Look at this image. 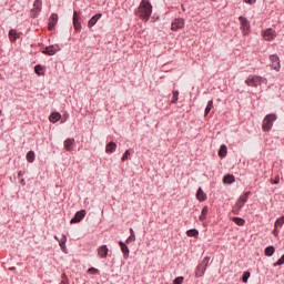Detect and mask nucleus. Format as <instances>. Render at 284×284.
Masks as SVG:
<instances>
[{"label": "nucleus", "instance_id": "obj_28", "mask_svg": "<svg viewBox=\"0 0 284 284\" xmlns=\"http://www.w3.org/2000/svg\"><path fill=\"white\" fill-rule=\"evenodd\" d=\"M214 105V101L210 100L207 102V105L204 110V116H207V114H210V112L212 111V106Z\"/></svg>", "mask_w": 284, "mask_h": 284}, {"label": "nucleus", "instance_id": "obj_18", "mask_svg": "<svg viewBox=\"0 0 284 284\" xmlns=\"http://www.w3.org/2000/svg\"><path fill=\"white\" fill-rule=\"evenodd\" d=\"M205 270H207L205 266H202L201 264H199L195 268V278H201V276H204Z\"/></svg>", "mask_w": 284, "mask_h": 284}, {"label": "nucleus", "instance_id": "obj_2", "mask_svg": "<svg viewBox=\"0 0 284 284\" xmlns=\"http://www.w3.org/2000/svg\"><path fill=\"white\" fill-rule=\"evenodd\" d=\"M276 119H278V115H276L275 113H270L265 115L262 123L263 132H270L272 128H274V121H276Z\"/></svg>", "mask_w": 284, "mask_h": 284}, {"label": "nucleus", "instance_id": "obj_22", "mask_svg": "<svg viewBox=\"0 0 284 284\" xmlns=\"http://www.w3.org/2000/svg\"><path fill=\"white\" fill-rule=\"evenodd\" d=\"M9 39L10 41H12V43H14V41H17V39H19V32H17V30L11 29L9 31Z\"/></svg>", "mask_w": 284, "mask_h": 284}, {"label": "nucleus", "instance_id": "obj_15", "mask_svg": "<svg viewBox=\"0 0 284 284\" xmlns=\"http://www.w3.org/2000/svg\"><path fill=\"white\" fill-rule=\"evenodd\" d=\"M196 199L200 201V203H203V201H207V194L203 192L202 187H199L196 191Z\"/></svg>", "mask_w": 284, "mask_h": 284}, {"label": "nucleus", "instance_id": "obj_33", "mask_svg": "<svg viewBox=\"0 0 284 284\" xmlns=\"http://www.w3.org/2000/svg\"><path fill=\"white\" fill-rule=\"evenodd\" d=\"M200 265H202V267H206L207 265H210V256H205L202 262L200 263Z\"/></svg>", "mask_w": 284, "mask_h": 284}, {"label": "nucleus", "instance_id": "obj_36", "mask_svg": "<svg viewBox=\"0 0 284 284\" xmlns=\"http://www.w3.org/2000/svg\"><path fill=\"white\" fill-rule=\"evenodd\" d=\"M278 265H284V254L273 264L274 267H278Z\"/></svg>", "mask_w": 284, "mask_h": 284}, {"label": "nucleus", "instance_id": "obj_5", "mask_svg": "<svg viewBox=\"0 0 284 284\" xmlns=\"http://www.w3.org/2000/svg\"><path fill=\"white\" fill-rule=\"evenodd\" d=\"M183 28H185V20L183 18H175L171 23V30H173V32L183 30Z\"/></svg>", "mask_w": 284, "mask_h": 284}, {"label": "nucleus", "instance_id": "obj_29", "mask_svg": "<svg viewBox=\"0 0 284 284\" xmlns=\"http://www.w3.org/2000/svg\"><path fill=\"white\" fill-rule=\"evenodd\" d=\"M34 159H36L34 151H29L27 153V161H28V163H34Z\"/></svg>", "mask_w": 284, "mask_h": 284}, {"label": "nucleus", "instance_id": "obj_9", "mask_svg": "<svg viewBox=\"0 0 284 284\" xmlns=\"http://www.w3.org/2000/svg\"><path fill=\"white\" fill-rule=\"evenodd\" d=\"M73 28L77 32H81V17L78 11H73Z\"/></svg>", "mask_w": 284, "mask_h": 284}, {"label": "nucleus", "instance_id": "obj_49", "mask_svg": "<svg viewBox=\"0 0 284 284\" xmlns=\"http://www.w3.org/2000/svg\"><path fill=\"white\" fill-rule=\"evenodd\" d=\"M119 245H120V247H123V246H125L126 244H125L123 241H119Z\"/></svg>", "mask_w": 284, "mask_h": 284}, {"label": "nucleus", "instance_id": "obj_1", "mask_svg": "<svg viewBox=\"0 0 284 284\" xmlns=\"http://www.w3.org/2000/svg\"><path fill=\"white\" fill-rule=\"evenodd\" d=\"M135 17H139L142 21H150L152 17V3L149 0H142L135 10Z\"/></svg>", "mask_w": 284, "mask_h": 284}, {"label": "nucleus", "instance_id": "obj_10", "mask_svg": "<svg viewBox=\"0 0 284 284\" xmlns=\"http://www.w3.org/2000/svg\"><path fill=\"white\" fill-rule=\"evenodd\" d=\"M264 39L265 41H274L276 39V31L272 28H268L264 31Z\"/></svg>", "mask_w": 284, "mask_h": 284}, {"label": "nucleus", "instance_id": "obj_40", "mask_svg": "<svg viewBox=\"0 0 284 284\" xmlns=\"http://www.w3.org/2000/svg\"><path fill=\"white\" fill-rule=\"evenodd\" d=\"M128 156H130V150H126L122 155V161H128Z\"/></svg>", "mask_w": 284, "mask_h": 284}, {"label": "nucleus", "instance_id": "obj_51", "mask_svg": "<svg viewBox=\"0 0 284 284\" xmlns=\"http://www.w3.org/2000/svg\"><path fill=\"white\" fill-rule=\"evenodd\" d=\"M1 114H2V111H1V109H0V116H1Z\"/></svg>", "mask_w": 284, "mask_h": 284}, {"label": "nucleus", "instance_id": "obj_38", "mask_svg": "<svg viewBox=\"0 0 284 284\" xmlns=\"http://www.w3.org/2000/svg\"><path fill=\"white\" fill-rule=\"evenodd\" d=\"M183 281H185V277H183V276H178V277L173 281V284H182Z\"/></svg>", "mask_w": 284, "mask_h": 284}, {"label": "nucleus", "instance_id": "obj_26", "mask_svg": "<svg viewBox=\"0 0 284 284\" xmlns=\"http://www.w3.org/2000/svg\"><path fill=\"white\" fill-rule=\"evenodd\" d=\"M207 212H210V210L207 209V206H204L201 211V215H200V221H205V219H207Z\"/></svg>", "mask_w": 284, "mask_h": 284}, {"label": "nucleus", "instance_id": "obj_24", "mask_svg": "<svg viewBox=\"0 0 284 284\" xmlns=\"http://www.w3.org/2000/svg\"><path fill=\"white\" fill-rule=\"evenodd\" d=\"M274 252H276V248L270 245L265 248L264 254L265 256H274Z\"/></svg>", "mask_w": 284, "mask_h": 284}, {"label": "nucleus", "instance_id": "obj_32", "mask_svg": "<svg viewBox=\"0 0 284 284\" xmlns=\"http://www.w3.org/2000/svg\"><path fill=\"white\" fill-rule=\"evenodd\" d=\"M34 72H36V74H38V77H41V74H43V73H41V72H43V67L41 64H37L34 67Z\"/></svg>", "mask_w": 284, "mask_h": 284}, {"label": "nucleus", "instance_id": "obj_45", "mask_svg": "<svg viewBox=\"0 0 284 284\" xmlns=\"http://www.w3.org/2000/svg\"><path fill=\"white\" fill-rule=\"evenodd\" d=\"M233 214H239L241 212V209H239L236 205L232 210Z\"/></svg>", "mask_w": 284, "mask_h": 284}, {"label": "nucleus", "instance_id": "obj_44", "mask_svg": "<svg viewBox=\"0 0 284 284\" xmlns=\"http://www.w3.org/2000/svg\"><path fill=\"white\" fill-rule=\"evenodd\" d=\"M245 3H248V6H254L256 3V0H244Z\"/></svg>", "mask_w": 284, "mask_h": 284}, {"label": "nucleus", "instance_id": "obj_4", "mask_svg": "<svg viewBox=\"0 0 284 284\" xmlns=\"http://www.w3.org/2000/svg\"><path fill=\"white\" fill-rule=\"evenodd\" d=\"M61 51V47H59V44H52L49 47H45L42 50V54H47L48 57H54V54H57V52Z\"/></svg>", "mask_w": 284, "mask_h": 284}, {"label": "nucleus", "instance_id": "obj_27", "mask_svg": "<svg viewBox=\"0 0 284 284\" xmlns=\"http://www.w3.org/2000/svg\"><path fill=\"white\" fill-rule=\"evenodd\" d=\"M187 236H193L194 239L199 237V230L196 229H190L186 231Z\"/></svg>", "mask_w": 284, "mask_h": 284}, {"label": "nucleus", "instance_id": "obj_47", "mask_svg": "<svg viewBox=\"0 0 284 284\" xmlns=\"http://www.w3.org/2000/svg\"><path fill=\"white\" fill-rule=\"evenodd\" d=\"M23 174H26L23 171H19L18 172V179H21V176H23Z\"/></svg>", "mask_w": 284, "mask_h": 284}, {"label": "nucleus", "instance_id": "obj_12", "mask_svg": "<svg viewBox=\"0 0 284 284\" xmlns=\"http://www.w3.org/2000/svg\"><path fill=\"white\" fill-rule=\"evenodd\" d=\"M57 23H59V14L52 13L49 18V30L52 31Z\"/></svg>", "mask_w": 284, "mask_h": 284}, {"label": "nucleus", "instance_id": "obj_14", "mask_svg": "<svg viewBox=\"0 0 284 284\" xmlns=\"http://www.w3.org/2000/svg\"><path fill=\"white\" fill-rule=\"evenodd\" d=\"M101 17H103L102 13H97L95 16H93L89 22H88V27L89 28H94V26H97V23L99 22V19H101Z\"/></svg>", "mask_w": 284, "mask_h": 284}, {"label": "nucleus", "instance_id": "obj_17", "mask_svg": "<svg viewBox=\"0 0 284 284\" xmlns=\"http://www.w3.org/2000/svg\"><path fill=\"white\" fill-rule=\"evenodd\" d=\"M236 182V178L234 176V174H226L223 178V183L226 185H232V183Z\"/></svg>", "mask_w": 284, "mask_h": 284}, {"label": "nucleus", "instance_id": "obj_13", "mask_svg": "<svg viewBox=\"0 0 284 284\" xmlns=\"http://www.w3.org/2000/svg\"><path fill=\"white\" fill-rule=\"evenodd\" d=\"M63 145H64V150H67V152H72V150H74V139L73 138L67 139L64 141Z\"/></svg>", "mask_w": 284, "mask_h": 284}, {"label": "nucleus", "instance_id": "obj_8", "mask_svg": "<svg viewBox=\"0 0 284 284\" xmlns=\"http://www.w3.org/2000/svg\"><path fill=\"white\" fill-rule=\"evenodd\" d=\"M85 210L75 212L74 216L70 221L71 225H74V223H81L85 219Z\"/></svg>", "mask_w": 284, "mask_h": 284}, {"label": "nucleus", "instance_id": "obj_41", "mask_svg": "<svg viewBox=\"0 0 284 284\" xmlns=\"http://www.w3.org/2000/svg\"><path fill=\"white\" fill-rule=\"evenodd\" d=\"M273 185H278V183H281V178L278 175H276V178L274 180H272Z\"/></svg>", "mask_w": 284, "mask_h": 284}, {"label": "nucleus", "instance_id": "obj_31", "mask_svg": "<svg viewBox=\"0 0 284 284\" xmlns=\"http://www.w3.org/2000/svg\"><path fill=\"white\" fill-rule=\"evenodd\" d=\"M121 252L124 258H128V256H130V248L128 247V244H124V246L121 247Z\"/></svg>", "mask_w": 284, "mask_h": 284}, {"label": "nucleus", "instance_id": "obj_25", "mask_svg": "<svg viewBox=\"0 0 284 284\" xmlns=\"http://www.w3.org/2000/svg\"><path fill=\"white\" fill-rule=\"evenodd\" d=\"M231 221H233L235 225H240V227H243V225H245V221L243 220V217H232Z\"/></svg>", "mask_w": 284, "mask_h": 284}, {"label": "nucleus", "instance_id": "obj_46", "mask_svg": "<svg viewBox=\"0 0 284 284\" xmlns=\"http://www.w3.org/2000/svg\"><path fill=\"white\" fill-rule=\"evenodd\" d=\"M273 234L274 236H278V227L276 225H274Z\"/></svg>", "mask_w": 284, "mask_h": 284}, {"label": "nucleus", "instance_id": "obj_3", "mask_svg": "<svg viewBox=\"0 0 284 284\" xmlns=\"http://www.w3.org/2000/svg\"><path fill=\"white\" fill-rule=\"evenodd\" d=\"M245 83L250 88H258L261 83H267V79L261 77V75H248V79L245 80Z\"/></svg>", "mask_w": 284, "mask_h": 284}, {"label": "nucleus", "instance_id": "obj_6", "mask_svg": "<svg viewBox=\"0 0 284 284\" xmlns=\"http://www.w3.org/2000/svg\"><path fill=\"white\" fill-rule=\"evenodd\" d=\"M250 194H252V192L247 191L243 195H241L235 203V207H237L239 210H243V206L245 205V203H247Z\"/></svg>", "mask_w": 284, "mask_h": 284}, {"label": "nucleus", "instance_id": "obj_23", "mask_svg": "<svg viewBox=\"0 0 284 284\" xmlns=\"http://www.w3.org/2000/svg\"><path fill=\"white\" fill-rule=\"evenodd\" d=\"M41 6H43V3L41 2V0H36L33 2V10L32 12L39 13L41 12Z\"/></svg>", "mask_w": 284, "mask_h": 284}, {"label": "nucleus", "instance_id": "obj_42", "mask_svg": "<svg viewBox=\"0 0 284 284\" xmlns=\"http://www.w3.org/2000/svg\"><path fill=\"white\" fill-rule=\"evenodd\" d=\"M89 274H99V270L98 268H94V267H90L88 270Z\"/></svg>", "mask_w": 284, "mask_h": 284}, {"label": "nucleus", "instance_id": "obj_34", "mask_svg": "<svg viewBox=\"0 0 284 284\" xmlns=\"http://www.w3.org/2000/svg\"><path fill=\"white\" fill-rule=\"evenodd\" d=\"M284 224V215L275 221V227H281Z\"/></svg>", "mask_w": 284, "mask_h": 284}, {"label": "nucleus", "instance_id": "obj_50", "mask_svg": "<svg viewBox=\"0 0 284 284\" xmlns=\"http://www.w3.org/2000/svg\"><path fill=\"white\" fill-rule=\"evenodd\" d=\"M54 239H55V241H60V240H59V236H57V235H54Z\"/></svg>", "mask_w": 284, "mask_h": 284}, {"label": "nucleus", "instance_id": "obj_21", "mask_svg": "<svg viewBox=\"0 0 284 284\" xmlns=\"http://www.w3.org/2000/svg\"><path fill=\"white\" fill-rule=\"evenodd\" d=\"M227 156V146L225 144H222L219 150V158L225 159Z\"/></svg>", "mask_w": 284, "mask_h": 284}, {"label": "nucleus", "instance_id": "obj_7", "mask_svg": "<svg viewBox=\"0 0 284 284\" xmlns=\"http://www.w3.org/2000/svg\"><path fill=\"white\" fill-rule=\"evenodd\" d=\"M271 68L278 72L281 70V59L276 54L270 55Z\"/></svg>", "mask_w": 284, "mask_h": 284}, {"label": "nucleus", "instance_id": "obj_37", "mask_svg": "<svg viewBox=\"0 0 284 284\" xmlns=\"http://www.w3.org/2000/svg\"><path fill=\"white\" fill-rule=\"evenodd\" d=\"M178 102H179V91H173L171 103H178Z\"/></svg>", "mask_w": 284, "mask_h": 284}, {"label": "nucleus", "instance_id": "obj_48", "mask_svg": "<svg viewBox=\"0 0 284 284\" xmlns=\"http://www.w3.org/2000/svg\"><path fill=\"white\" fill-rule=\"evenodd\" d=\"M20 184H21L22 186H26V179H20Z\"/></svg>", "mask_w": 284, "mask_h": 284}, {"label": "nucleus", "instance_id": "obj_20", "mask_svg": "<svg viewBox=\"0 0 284 284\" xmlns=\"http://www.w3.org/2000/svg\"><path fill=\"white\" fill-rule=\"evenodd\" d=\"M115 151H116V143L110 142V143L106 144V146H105V153L106 154H112Z\"/></svg>", "mask_w": 284, "mask_h": 284}, {"label": "nucleus", "instance_id": "obj_43", "mask_svg": "<svg viewBox=\"0 0 284 284\" xmlns=\"http://www.w3.org/2000/svg\"><path fill=\"white\" fill-rule=\"evenodd\" d=\"M60 247L64 254H68V248L65 247V244L60 243Z\"/></svg>", "mask_w": 284, "mask_h": 284}, {"label": "nucleus", "instance_id": "obj_35", "mask_svg": "<svg viewBox=\"0 0 284 284\" xmlns=\"http://www.w3.org/2000/svg\"><path fill=\"white\" fill-rule=\"evenodd\" d=\"M250 276H251L250 271L244 272L242 276L243 283H247V281H250Z\"/></svg>", "mask_w": 284, "mask_h": 284}, {"label": "nucleus", "instance_id": "obj_16", "mask_svg": "<svg viewBox=\"0 0 284 284\" xmlns=\"http://www.w3.org/2000/svg\"><path fill=\"white\" fill-rule=\"evenodd\" d=\"M108 245H102L98 248V255L100 258H108Z\"/></svg>", "mask_w": 284, "mask_h": 284}, {"label": "nucleus", "instance_id": "obj_19", "mask_svg": "<svg viewBox=\"0 0 284 284\" xmlns=\"http://www.w3.org/2000/svg\"><path fill=\"white\" fill-rule=\"evenodd\" d=\"M49 121L51 123H58V121H61V113L59 112H52L50 115H49Z\"/></svg>", "mask_w": 284, "mask_h": 284}, {"label": "nucleus", "instance_id": "obj_11", "mask_svg": "<svg viewBox=\"0 0 284 284\" xmlns=\"http://www.w3.org/2000/svg\"><path fill=\"white\" fill-rule=\"evenodd\" d=\"M239 21L241 22V29L243 30V32H250V20H247V18L243 16H240Z\"/></svg>", "mask_w": 284, "mask_h": 284}, {"label": "nucleus", "instance_id": "obj_39", "mask_svg": "<svg viewBox=\"0 0 284 284\" xmlns=\"http://www.w3.org/2000/svg\"><path fill=\"white\" fill-rule=\"evenodd\" d=\"M59 243H62V245H65V243H68V236L65 234H63L62 237L60 239Z\"/></svg>", "mask_w": 284, "mask_h": 284}, {"label": "nucleus", "instance_id": "obj_30", "mask_svg": "<svg viewBox=\"0 0 284 284\" xmlns=\"http://www.w3.org/2000/svg\"><path fill=\"white\" fill-rule=\"evenodd\" d=\"M132 241H136V235L134 234V230L130 229V236L126 239L125 243H132Z\"/></svg>", "mask_w": 284, "mask_h": 284}]
</instances>
